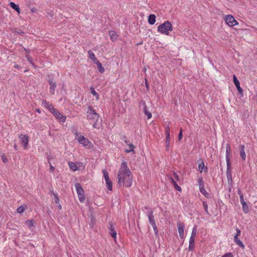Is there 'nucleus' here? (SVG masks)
<instances>
[{
	"instance_id": "nucleus-37",
	"label": "nucleus",
	"mask_w": 257,
	"mask_h": 257,
	"mask_svg": "<svg viewBox=\"0 0 257 257\" xmlns=\"http://www.w3.org/2000/svg\"><path fill=\"white\" fill-rule=\"evenodd\" d=\"M204 167V162H202L198 165L199 170L200 171V172H203V169Z\"/></svg>"
},
{
	"instance_id": "nucleus-57",
	"label": "nucleus",
	"mask_w": 257,
	"mask_h": 257,
	"mask_svg": "<svg viewBox=\"0 0 257 257\" xmlns=\"http://www.w3.org/2000/svg\"><path fill=\"white\" fill-rule=\"evenodd\" d=\"M36 111L39 113H41V110L40 109H37Z\"/></svg>"
},
{
	"instance_id": "nucleus-11",
	"label": "nucleus",
	"mask_w": 257,
	"mask_h": 257,
	"mask_svg": "<svg viewBox=\"0 0 257 257\" xmlns=\"http://www.w3.org/2000/svg\"><path fill=\"white\" fill-rule=\"evenodd\" d=\"M19 139H20L22 144L23 145L25 149H26L28 145L29 138L26 135H20L19 136Z\"/></svg>"
},
{
	"instance_id": "nucleus-14",
	"label": "nucleus",
	"mask_w": 257,
	"mask_h": 257,
	"mask_svg": "<svg viewBox=\"0 0 257 257\" xmlns=\"http://www.w3.org/2000/svg\"><path fill=\"white\" fill-rule=\"evenodd\" d=\"M233 80L234 85H235L237 90L240 93H242L243 92L242 89L240 86L239 82L238 80L237 77L235 76V75H233Z\"/></svg>"
},
{
	"instance_id": "nucleus-21",
	"label": "nucleus",
	"mask_w": 257,
	"mask_h": 257,
	"mask_svg": "<svg viewBox=\"0 0 257 257\" xmlns=\"http://www.w3.org/2000/svg\"><path fill=\"white\" fill-rule=\"evenodd\" d=\"M195 238H190L189 239V245L188 247V250L192 251L194 249L195 247Z\"/></svg>"
},
{
	"instance_id": "nucleus-51",
	"label": "nucleus",
	"mask_w": 257,
	"mask_h": 257,
	"mask_svg": "<svg viewBox=\"0 0 257 257\" xmlns=\"http://www.w3.org/2000/svg\"><path fill=\"white\" fill-rule=\"evenodd\" d=\"M170 179L171 183L173 184V185L174 184V183H176V181L173 178L171 177Z\"/></svg>"
},
{
	"instance_id": "nucleus-49",
	"label": "nucleus",
	"mask_w": 257,
	"mask_h": 257,
	"mask_svg": "<svg viewBox=\"0 0 257 257\" xmlns=\"http://www.w3.org/2000/svg\"><path fill=\"white\" fill-rule=\"evenodd\" d=\"M239 199L241 204L245 202L244 200L243 195H240V196H239Z\"/></svg>"
},
{
	"instance_id": "nucleus-7",
	"label": "nucleus",
	"mask_w": 257,
	"mask_h": 257,
	"mask_svg": "<svg viewBox=\"0 0 257 257\" xmlns=\"http://www.w3.org/2000/svg\"><path fill=\"white\" fill-rule=\"evenodd\" d=\"M140 107H142L144 114L147 116L148 119H150L152 116V113L147 109L146 102L144 101H142L140 103Z\"/></svg>"
},
{
	"instance_id": "nucleus-15",
	"label": "nucleus",
	"mask_w": 257,
	"mask_h": 257,
	"mask_svg": "<svg viewBox=\"0 0 257 257\" xmlns=\"http://www.w3.org/2000/svg\"><path fill=\"white\" fill-rule=\"evenodd\" d=\"M49 84L50 85V93L52 95H54L55 92V88L56 87V83L55 82H53L51 80L48 81Z\"/></svg>"
},
{
	"instance_id": "nucleus-47",
	"label": "nucleus",
	"mask_w": 257,
	"mask_h": 257,
	"mask_svg": "<svg viewBox=\"0 0 257 257\" xmlns=\"http://www.w3.org/2000/svg\"><path fill=\"white\" fill-rule=\"evenodd\" d=\"M155 232V234H157L158 233V230H157V226L156 225V224L155 223L154 224L151 225Z\"/></svg>"
},
{
	"instance_id": "nucleus-58",
	"label": "nucleus",
	"mask_w": 257,
	"mask_h": 257,
	"mask_svg": "<svg viewBox=\"0 0 257 257\" xmlns=\"http://www.w3.org/2000/svg\"><path fill=\"white\" fill-rule=\"evenodd\" d=\"M59 204V205H58V207H59L60 209H61V205L60 204V203H59V204Z\"/></svg>"
},
{
	"instance_id": "nucleus-3",
	"label": "nucleus",
	"mask_w": 257,
	"mask_h": 257,
	"mask_svg": "<svg viewBox=\"0 0 257 257\" xmlns=\"http://www.w3.org/2000/svg\"><path fill=\"white\" fill-rule=\"evenodd\" d=\"M158 31L162 34L169 35V32L173 30V27L171 23L169 21H166L158 26Z\"/></svg>"
},
{
	"instance_id": "nucleus-26",
	"label": "nucleus",
	"mask_w": 257,
	"mask_h": 257,
	"mask_svg": "<svg viewBox=\"0 0 257 257\" xmlns=\"http://www.w3.org/2000/svg\"><path fill=\"white\" fill-rule=\"evenodd\" d=\"M95 64L97 65L99 71L101 73H103L104 72L105 70L104 68L102 67L101 63L99 61H96V62L95 63Z\"/></svg>"
},
{
	"instance_id": "nucleus-29",
	"label": "nucleus",
	"mask_w": 257,
	"mask_h": 257,
	"mask_svg": "<svg viewBox=\"0 0 257 257\" xmlns=\"http://www.w3.org/2000/svg\"><path fill=\"white\" fill-rule=\"evenodd\" d=\"M197 226L194 225V226L193 227V228L192 230L191 234V236L190 238H195L196 237V234H197Z\"/></svg>"
},
{
	"instance_id": "nucleus-2",
	"label": "nucleus",
	"mask_w": 257,
	"mask_h": 257,
	"mask_svg": "<svg viewBox=\"0 0 257 257\" xmlns=\"http://www.w3.org/2000/svg\"><path fill=\"white\" fill-rule=\"evenodd\" d=\"M87 119L92 123L93 127L94 128H97V122L98 120L99 115L96 112L95 110L91 107L89 106L88 107L87 111L86 112Z\"/></svg>"
},
{
	"instance_id": "nucleus-13",
	"label": "nucleus",
	"mask_w": 257,
	"mask_h": 257,
	"mask_svg": "<svg viewBox=\"0 0 257 257\" xmlns=\"http://www.w3.org/2000/svg\"><path fill=\"white\" fill-rule=\"evenodd\" d=\"M108 229L109 230V233L112 237L116 238V232L115 230V226L112 223H109Z\"/></svg>"
},
{
	"instance_id": "nucleus-28",
	"label": "nucleus",
	"mask_w": 257,
	"mask_h": 257,
	"mask_svg": "<svg viewBox=\"0 0 257 257\" xmlns=\"http://www.w3.org/2000/svg\"><path fill=\"white\" fill-rule=\"evenodd\" d=\"M243 211L244 213H247L249 212V207L246 202L241 203Z\"/></svg>"
},
{
	"instance_id": "nucleus-10",
	"label": "nucleus",
	"mask_w": 257,
	"mask_h": 257,
	"mask_svg": "<svg viewBox=\"0 0 257 257\" xmlns=\"http://www.w3.org/2000/svg\"><path fill=\"white\" fill-rule=\"evenodd\" d=\"M52 114L60 121L62 122L65 121L66 118V116L62 115L56 109L53 112Z\"/></svg>"
},
{
	"instance_id": "nucleus-17",
	"label": "nucleus",
	"mask_w": 257,
	"mask_h": 257,
	"mask_svg": "<svg viewBox=\"0 0 257 257\" xmlns=\"http://www.w3.org/2000/svg\"><path fill=\"white\" fill-rule=\"evenodd\" d=\"M227 169H226V177L228 180V181L229 180L232 181V177H231V165H226Z\"/></svg>"
},
{
	"instance_id": "nucleus-6",
	"label": "nucleus",
	"mask_w": 257,
	"mask_h": 257,
	"mask_svg": "<svg viewBox=\"0 0 257 257\" xmlns=\"http://www.w3.org/2000/svg\"><path fill=\"white\" fill-rule=\"evenodd\" d=\"M226 24L230 27H233L238 25L237 21L234 18V17L230 15L225 16V18Z\"/></svg>"
},
{
	"instance_id": "nucleus-34",
	"label": "nucleus",
	"mask_w": 257,
	"mask_h": 257,
	"mask_svg": "<svg viewBox=\"0 0 257 257\" xmlns=\"http://www.w3.org/2000/svg\"><path fill=\"white\" fill-rule=\"evenodd\" d=\"M165 134H166V140H170V135L169 132V128L167 127L165 130Z\"/></svg>"
},
{
	"instance_id": "nucleus-1",
	"label": "nucleus",
	"mask_w": 257,
	"mask_h": 257,
	"mask_svg": "<svg viewBox=\"0 0 257 257\" xmlns=\"http://www.w3.org/2000/svg\"><path fill=\"white\" fill-rule=\"evenodd\" d=\"M118 184L120 186L129 187L132 186L133 177L125 162H122L117 174Z\"/></svg>"
},
{
	"instance_id": "nucleus-39",
	"label": "nucleus",
	"mask_w": 257,
	"mask_h": 257,
	"mask_svg": "<svg viewBox=\"0 0 257 257\" xmlns=\"http://www.w3.org/2000/svg\"><path fill=\"white\" fill-rule=\"evenodd\" d=\"M25 210V209L24 208L23 206H21L20 207H19L18 209H17V211L18 213H23Z\"/></svg>"
},
{
	"instance_id": "nucleus-23",
	"label": "nucleus",
	"mask_w": 257,
	"mask_h": 257,
	"mask_svg": "<svg viewBox=\"0 0 257 257\" xmlns=\"http://www.w3.org/2000/svg\"><path fill=\"white\" fill-rule=\"evenodd\" d=\"M88 54L89 55V58L93 61L94 63H96V61H98L97 59L96 58L94 53L91 50L88 51Z\"/></svg>"
},
{
	"instance_id": "nucleus-45",
	"label": "nucleus",
	"mask_w": 257,
	"mask_h": 257,
	"mask_svg": "<svg viewBox=\"0 0 257 257\" xmlns=\"http://www.w3.org/2000/svg\"><path fill=\"white\" fill-rule=\"evenodd\" d=\"M170 140H166L165 145H166V148L167 150L169 149V145H170Z\"/></svg>"
},
{
	"instance_id": "nucleus-43",
	"label": "nucleus",
	"mask_w": 257,
	"mask_h": 257,
	"mask_svg": "<svg viewBox=\"0 0 257 257\" xmlns=\"http://www.w3.org/2000/svg\"><path fill=\"white\" fill-rule=\"evenodd\" d=\"M173 186H174V188H175L177 190H178V191H180H180H181V188L180 186H179L178 185V184H177V183H174V184L173 185Z\"/></svg>"
},
{
	"instance_id": "nucleus-32",
	"label": "nucleus",
	"mask_w": 257,
	"mask_h": 257,
	"mask_svg": "<svg viewBox=\"0 0 257 257\" xmlns=\"http://www.w3.org/2000/svg\"><path fill=\"white\" fill-rule=\"evenodd\" d=\"M69 168L72 170L73 171H76L77 170V167L75 163L73 162L69 163Z\"/></svg>"
},
{
	"instance_id": "nucleus-25",
	"label": "nucleus",
	"mask_w": 257,
	"mask_h": 257,
	"mask_svg": "<svg viewBox=\"0 0 257 257\" xmlns=\"http://www.w3.org/2000/svg\"><path fill=\"white\" fill-rule=\"evenodd\" d=\"M10 6L12 8L15 10L16 11L20 13V9L19 5L15 4L14 2H11Z\"/></svg>"
},
{
	"instance_id": "nucleus-8",
	"label": "nucleus",
	"mask_w": 257,
	"mask_h": 257,
	"mask_svg": "<svg viewBox=\"0 0 257 257\" xmlns=\"http://www.w3.org/2000/svg\"><path fill=\"white\" fill-rule=\"evenodd\" d=\"M231 150L230 145L228 144H227L226 145V152H225V159L226 162V165H231L230 164V154H231Z\"/></svg>"
},
{
	"instance_id": "nucleus-27",
	"label": "nucleus",
	"mask_w": 257,
	"mask_h": 257,
	"mask_svg": "<svg viewBox=\"0 0 257 257\" xmlns=\"http://www.w3.org/2000/svg\"><path fill=\"white\" fill-rule=\"evenodd\" d=\"M107 189L109 191H111L112 189V183L110 179H108L105 180Z\"/></svg>"
},
{
	"instance_id": "nucleus-4",
	"label": "nucleus",
	"mask_w": 257,
	"mask_h": 257,
	"mask_svg": "<svg viewBox=\"0 0 257 257\" xmlns=\"http://www.w3.org/2000/svg\"><path fill=\"white\" fill-rule=\"evenodd\" d=\"M74 134L75 136V139L77 140L79 144H81L85 147L89 148L91 143L87 138L80 135L77 131L74 132Z\"/></svg>"
},
{
	"instance_id": "nucleus-22",
	"label": "nucleus",
	"mask_w": 257,
	"mask_h": 257,
	"mask_svg": "<svg viewBox=\"0 0 257 257\" xmlns=\"http://www.w3.org/2000/svg\"><path fill=\"white\" fill-rule=\"evenodd\" d=\"M44 103H45V106L47 107V108L52 113L56 109L53 106L50 104L49 102H47L46 101H44Z\"/></svg>"
},
{
	"instance_id": "nucleus-53",
	"label": "nucleus",
	"mask_w": 257,
	"mask_h": 257,
	"mask_svg": "<svg viewBox=\"0 0 257 257\" xmlns=\"http://www.w3.org/2000/svg\"><path fill=\"white\" fill-rule=\"evenodd\" d=\"M14 67H15V68H17V69H20V68H21V67L20 65H17V64L15 65H14Z\"/></svg>"
},
{
	"instance_id": "nucleus-50",
	"label": "nucleus",
	"mask_w": 257,
	"mask_h": 257,
	"mask_svg": "<svg viewBox=\"0 0 257 257\" xmlns=\"http://www.w3.org/2000/svg\"><path fill=\"white\" fill-rule=\"evenodd\" d=\"M2 160L3 162L7 163L8 162V159L5 156H2Z\"/></svg>"
},
{
	"instance_id": "nucleus-38",
	"label": "nucleus",
	"mask_w": 257,
	"mask_h": 257,
	"mask_svg": "<svg viewBox=\"0 0 257 257\" xmlns=\"http://www.w3.org/2000/svg\"><path fill=\"white\" fill-rule=\"evenodd\" d=\"M236 232L235 234L234 235V237H238L241 234V231L239 229V228H238L237 227L236 228Z\"/></svg>"
},
{
	"instance_id": "nucleus-9",
	"label": "nucleus",
	"mask_w": 257,
	"mask_h": 257,
	"mask_svg": "<svg viewBox=\"0 0 257 257\" xmlns=\"http://www.w3.org/2000/svg\"><path fill=\"white\" fill-rule=\"evenodd\" d=\"M197 182L200 192L204 196H206L207 193L204 188V184L202 178H199L197 180Z\"/></svg>"
},
{
	"instance_id": "nucleus-30",
	"label": "nucleus",
	"mask_w": 257,
	"mask_h": 257,
	"mask_svg": "<svg viewBox=\"0 0 257 257\" xmlns=\"http://www.w3.org/2000/svg\"><path fill=\"white\" fill-rule=\"evenodd\" d=\"M90 92L91 94L96 97V100L99 99V95L95 90V89L93 87L90 88Z\"/></svg>"
},
{
	"instance_id": "nucleus-35",
	"label": "nucleus",
	"mask_w": 257,
	"mask_h": 257,
	"mask_svg": "<svg viewBox=\"0 0 257 257\" xmlns=\"http://www.w3.org/2000/svg\"><path fill=\"white\" fill-rule=\"evenodd\" d=\"M203 206L204 207V209L205 211V212H206V214H209V212H208V205H207V203L205 202V201H203Z\"/></svg>"
},
{
	"instance_id": "nucleus-40",
	"label": "nucleus",
	"mask_w": 257,
	"mask_h": 257,
	"mask_svg": "<svg viewBox=\"0 0 257 257\" xmlns=\"http://www.w3.org/2000/svg\"><path fill=\"white\" fill-rule=\"evenodd\" d=\"M54 199H55V202L56 204H59V199L58 198V195L56 194H54Z\"/></svg>"
},
{
	"instance_id": "nucleus-16",
	"label": "nucleus",
	"mask_w": 257,
	"mask_h": 257,
	"mask_svg": "<svg viewBox=\"0 0 257 257\" xmlns=\"http://www.w3.org/2000/svg\"><path fill=\"white\" fill-rule=\"evenodd\" d=\"M147 216L149 218L150 223L152 225L156 223L154 220V216L153 215V212L152 210H150L147 213Z\"/></svg>"
},
{
	"instance_id": "nucleus-41",
	"label": "nucleus",
	"mask_w": 257,
	"mask_h": 257,
	"mask_svg": "<svg viewBox=\"0 0 257 257\" xmlns=\"http://www.w3.org/2000/svg\"><path fill=\"white\" fill-rule=\"evenodd\" d=\"M221 257H233V255L232 253L227 252V253H225Z\"/></svg>"
},
{
	"instance_id": "nucleus-56",
	"label": "nucleus",
	"mask_w": 257,
	"mask_h": 257,
	"mask_svg": "<svg viewBox=\"0 0 257 257\" xmlns=\"http://www.w3.org/2000/svg\"><path fill=\"white\" fill-rule=\"evenodd\" d=\"M124 142L126 143V144H127L128 146V144H130L129 143V141H127V140H125L124 141Z\"/></svg>"
},
{
	"instance_id": "nucleus-59",
	"label": "nucleus",
	"mask_w": 257,
	"mask_h": 257,
	"mask_svg": "<svg viewBox=\"0 0 257 257\" xmlns=\"http://www.w3.org/2000/svg\"><path fill=\"white\" fill-rule=\"evenodd\" d=\"M14 148H15V150H17V145H15Z\"/></svg>"
},
{
	"instance_id": "nucleus-48",
	"label": "nucleus",
	"mask_w": 257,
	"mask_h": 257,
	"mask_svg": "<svg viewBox=\"0 0 257 257\" xmlns=\"http://www.w3.org/2000/svg\"><path fill=\"white\" fill-rule=\"evenodd\" d=\"M174 179L177 181H179V176H178V175L175 173H174Z\"/></svg>"
},
{
	"instance_id": "nucleus-36",
	"label": "nucleus",
	"mask_w": 257,
	"mask_h": 257,
	"mask_svg": "<svg viewBox=\"0 0 257 257\" xmlns=\"http://www.w3.org/2000/svg\"><path fill=\"white\" fill-rule=\"evenodd\" d=\"M102 173H103V177L104 178L105 180L109 178V176H108V173L107 172V171H106L105 170H103Z\"/></svg>"
},
{
	"instance_id": "nucleus-33",
	"label": "nucleus",
	"mask_w": 257,
	"mask_h": 257,
	"mask_svg": "<svg viewBox=\"0 0 257 257\" xmlns=\"http://www.w3.org/2000/svg\"><path fill=\"white\" fill-rule=\"evenodd\" d=\"M129 149H125V152L126 153H130L131 152H134V146L132 144H128Z\"/></svg>"
},
{
	"instance_id": "nucleus-20",
	"label": "nucleus",
	"mask_w": 257,
	"mask_h": 257,
	"mask_svg": "<svg viewBox=\"0 0 257 257\" xmlns=\"http://www.w3.org/2000/svg\"><path fill=\"white\" fill-rule=\"evenodd\" d=\"M233 240L234 242L238 245L239 246L241 247L242 249H244L245 246L243 242L238 238V237H233Z\"/></svg>"
},
{
	"instance_id": "nucleus-24",
	"label": "nucleus",
	"mask_w": 257,
	"mask_h": 257,
	"mask_svg": "<svg viewBox=\"0 0 257 257\" xmlns=\"http://www.w3.org/2000/svg\"><path fill=\"white\" fill-rule=\"evenodd\" d=\"M156 16L154 14L149 15L148 17V23L150 25H154L156 22Z\"/></svg>"
},
{
	"instance_id": "nucleus-46",
	"label": "nucleus",
	"mask_w": 257,
	"mask_h": 257,
	"mask_svg": "<svg viewBox=\"0 0 257 257\" xmlns=\"http://www.w3.org/2000/svg\"><path fill=\"white\" fill-rule=\"evenodd\" d=\"M182 137H183V135H182V129L181 128L180 130V133H179V135H178L179 141H180L182 139Z\"/></svg>"
},
{
	"instance_id": "nucleus-52",
	"label": "nucleus",
	"mask_w": 257,
	"mask_h": 257,
	"mask_svg": "<svg viewBox=\"0 0 257 257\" xmlns=\"http://www.w3.org/2000/svg\"><path fill=\"white\" fill-rule=\"evenodd\" d=\"M50 170L51 172H53L55 170V168L51 165H50Z\"/></svg>"
},
{
	"instance_id": "nucleus-18",
	"label": "nucleus",
	"mask_w": 257,
	"mask_h": 257,
	"mask_svg": "<svg viewBox=\"0 0 257 257\" xmlns=\"http://www.w3.org/2000/svg\"><path fill=\"white\" fill-rule=\"evenodd\" d=\"M240 156L242 160L245 161L246 159V154L244 151V146L241 145L240 146Z\"/></svg>"
},
{
	"instance_id": "nucleus-5",
	"label": "nucleus",
	"mask_w": 257,
	"mask_h": 257,
	"mask_svg": "<svg viewBox=\"0 0 257 257\" xmlns=\"http://www.w3.org/2000/svg\"><path fill=\"white\" fill-rule=\"evenodd\" d=\"M75 189L76 190V192L78 195V197L79 201L82 203L84 202L85 200V196L84 194V190L82 189L81 185L79 183H77L75 185Z\"/></svg>"
},
{
	"instance_id": "nucleus-54",
	"label": "nucleus",
	"mask_w": 257,
	"mask_h": 257,
	"mask_svg": "<svg viewBox=\"0 0 257 257\" xmlns=\"http://www.w3.org/2000/svg\"><path fill=\"white\" fill-rule=\"evenodd\" d=\"M238 194L240 196V195H243V194L241 193V191L240 189H238L237 191Z\"/></svg>"
},
{
	"instance_id": "nucleus-44",
	"label": "nucleus",
	"mask_w": 257,
	"mask_h": 257,
	"mask_svg": "<svg viewBox=\"0 0 257 257\" xmlns=\"http://www.w3.org/2000/svg\"><path fill=\"white\" fill-rule=\"evenodd\" d=\"M173 186H174V188H175L177 190H178V191H180H180H181V188L180 186H179L178 185V184H177V183H174V184L173 185Z\"/></svg>"
},
{
	"instance_id": "nucleus-12",
	"label": "nucleus",
	"mask_w": 257,
	"mask_h": 257,
	"mask_svg": "<svg viewBox=\"0 0 257 257\" xmlns=\"http://www.w3.org/2000/svg\"><path fill=\"white\" fill-rule=\"evenodd\" d=\"M177 227L178 229V233L179 236L181 238H184V224L182 222H178L177 223Z\"/></svg>"
},
{
	"instance_id": "nucleus-31",
	"label": "nucleus",
	"mask_w": 257,
	"mask_h": 257,
	"mask_svg": "<svg viewBox=\"0 0 257 257\" xmlns=\"http://www.w3.org/2000/svg\"><path fill=\"white\" fill-rule=\"evenodd\" d=\"M34 223V220H28L25 222L26 224L30 228L35 226Z\"/></svg>"
},
{
	"instance_id": "nucleus-19",
	"label": "nucleus",
	"mask_w": 257,
	"mask_h": 257,
	"mask_svg": "<svg viewBox=\"0 0 257 257\" xmlns=\"http://www.w3.org/2000/svg\"><path fill=\"white\" fill-rule=\"evenodd\" d=\"M109 35L110 38V39L112 41H115L117 39L118 35L114 31H110L109 32Z\"/></svg>"
},
{
	"instance_id": "nucleus-55",
	"label": "nucleus",
	"mask_w": 257,
	"mask_h": 257,
	"mask_svg": "<svg viewBox=\"0 0 257 257\" xmlns=\"http://www.w3.org/2000/svg\"><path fill=\"white\" fill-rule=\"evenodd\" d=\"M145 84H146V86L147 88H149V84H148L147 82V80H146V83H145Z\"/></svg>"
},
{
	"instance_id": "nucleus-42",
	"label": "nucleus",
	"mask_w": 257,
	"mask_h": 257,
	"mask_svg": "<svg viewBox=\"0 0 257 257\" xmlns=\"http://www.w3.org/2000/svg\"><path fill=\"white\" fill-rule=\"evenodd\" d=\"M173 186H174V188H175L177 190H178V191H180H180H181V188L180 186H179L178 185V184H177V183H174V184L173 185Z\"/></svg>"
}]
</instances>
